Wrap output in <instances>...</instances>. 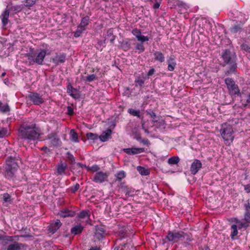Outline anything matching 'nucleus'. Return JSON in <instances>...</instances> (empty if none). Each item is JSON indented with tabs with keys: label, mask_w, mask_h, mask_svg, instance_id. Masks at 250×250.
Here are the masks:
<instances>
[{
	"label": "nucleus",
	"mask_w": 250,
	"mask_h": 250,
	"mask_svg": "<svg viewBox=\"0 0 250 250\" xmlns=\"http://www.w3.org/2000/svg\"><path fill=\"white\" fill-rule=\"evenodd\" d=\"M20 136L24 140L35 141L42 134L41 129L35 124L24 123L19 129Z\"/></svg>",
	"instance_id": "1"
},
{
	"label": "nucleus",
	"mask_w": 250,
	"mask_h": 250,
	"mask_svg": "<svg viewBox=\"0 0 250 250\" xmlns=\"http://www.w3.org/2000/svg\"><path fill=\"white\" fill-rule=\"evenodd\" d=\"M49 54V53H47V48H40L35 50L33 48H31L26 56L30 64L36 63L38 65H42L45 56Z\"/></svg>",
	"instance_id": "2"
},
{
	"label": "nucleus",
	"mask_w": 250,
	"mask_h": 250,
	"mask_svg": "<svg viewBox=\"0 0 250 250\" xmlns=\"http://www.w3.org/2000/svg\"><path fill=\"white\" fill-rule=\"evenodd\" d=\"M18 161L17 159L11 157H9L6 160L4 172L6 178L10 179L15 176L19 167Z\"/></svg>",
	"instance_id": "3"
},
{
	"label": "nucleus",
	"mask_w": 250,
	"mask_h": 250,
	"mask_svg": "<svg viewBox=\"0 0 250 250\" xmlns=\"http://www.w3.org/2000/svg\"><path fill=\"white\" fill-rule=\"evenodd\" d=\"M220 132L226 144L229 145L230 143H232L234 137L233 136V131L230 125L228 124L222 125Z\"/></svg>",
	"instance_id": "4"
},
{
	"label": "nucleus",
	"mask_w": 250,
	"mask_h": 250,
	"mask_svg": "<svg viewBox=\"0 0 250 250\" xmlns=\"http://www.w3.org/2000/svg\"><path fill=\"white\" fill-rule=\"evenodd\" d=\"M185 238V234L181 232L169 231L166 238L169 241L177 242L179 241H183Z\"/></svg>",
	"instance_id": "5"
},
{
	"label": "nucleus",
	"mask_w": 250,
	"mask_h": 250,
	"mask_svg": "<svg viewBox=\"0 0 250 250\" xmlns=\"http://www.w3.org/2000/svg\"><path fill=\"white\" fill-rule=\"evenodd\" d=\"M108 176V173L100 171L95 174L93 180L96 183H101L107 181Z\"/></svg>",
	"instance_id": "6"
},
{
	"label": "nucleus",
	"mask_w": 250,
	"mask_h": 250,
	"mask_svg": "<svg viewBox=\"0 0 250 250\" xmlns=\"http://www.w3.org/2000/svg\"><path fill=\"white\" fill-rule=\"evenodd\" d=\"M29 99L36 105H40L44 102L42 96L35 92H31L28 96Z\"/></svg>",
	"instance_id": "7"
},
{
	"label": "nucleus",
	"mask_w": 250,
	"mask_h": 250,
	"mask_svg": "<svg viewBox=\"0 0 250 250\" xmlns=\"http://www.w3.org/2000/svg\"><path fill=\"white\" fill-rule=\"evenodd\" d=\"M202 164L199 160H195L191 164L190 170L192 174H196L201 168Z\"/></svg>",
	"instance_id": "8"
},
{
	"label": "nucleus",
	"mask_w": 250,
	"mask_h": 250,
	"mask_svg": "<svg viewBox=\"0 0 250 250\" xmlns=\"http://www.w3.org/2000/svg\"><path fill=\"white\" fill-rule=\"evenodd\" d=\"M65 60L66 55L63 53L56 54V56L51 59V61L55 65L64 62Z\"/></svg>",
	"instance_id": "9"
},
{
	"label": "nucleus",
	"mask_w": 250,
	"mask_h": 250,
	"mask_svg": "<svg viewBox=\"0 0 250 250\" xmlns=\"http://www.w3.org/2000/svg\"><path fill=\"white\" fill-rule=\"evenodd\" d=\"M123 150L128 155H135L143 152L145 151L144 148H124Z\"/></svg>",
	"instance_id": "10"
},
{
	"label": "nucleus",
	"mask_w": 250,
	"mask_h": 250,
	"mask_svg": "<svg viewBox=\"0 0 250 250\" xmlns=\"http://www.w3.org/2000/svg\"><path fill=\"white\" fill-rule=\"evenodd\" d=\"M62 223L59 220L52 222L48 226V230L52 234L54 233L61 226Z\"/></svg>",
	"instance_id": "11"
},
{
	"label": "nucleus",
	"mask_w": 250,
	"mask_h": 250,
	"mask_svg": "<svg viewBox=\"0 0 250 250\" xmlns=\"http://www.w3.org/2000/svg\"><path fill=\"white\" fill-rule=\"evenodd\" d=\"M245 208V220L247 222H250V204L248 201H246L244 205Z\"/></svg>",
	"instance_id": "12"
},
{
	"label": "nucleus",
	"mask_w": 250,
	"mask_h": 250,
	"mask_svg": "<svg viewBox=\"0 0 250 250\" xmlns=\"http://www.w3.org/2000/svg\"><path fill=\"white\" fill-rule=\"evenodd\" d=\"M67 93L73 98L77 99L79 97L78 90L74 88L71 85H68L67 86Z\"/></svg>",
	"instance_id": "13"
},
{
	"label": "nucleus",
	"mask_w": 250,
	"mask_h": 250,
	"mask_svg": "<svg viewBox=\"0 0 250 250\" xmlns=\"http://www.w3.org/2000/svg\"><path fill=\"white\" fill-rule=\"evenodd\" d=\"M168 65L167 69L169 71H173L176 65L175 59L170 56L167 61Z\"/></svg>",
	"instance_id": "14"
},
{
	"label": "nucleus",
	"mask_w": 250,
	"mask_h": 250,
	"mask_svg": "<svg viewBox=\"0 0 250 250\" xmlns=\"http://www.w3.org/2000/svg\"><path fill=\"white\" fill-rule=\"evenodd\" d=\"M249 223L250 222H247L246 221L245 223H243L235 218V236L237 235V231L236 230L237 228H238L239 229L242 228L246 229L248 227V223Z\"/></svg>",
	"instance_id": "15"
},
{
	"label": "nucleus",
	"mask_w": 250,
	"mask_h": 250,
	"mask_svg": "<svg viewBox=\"0 0 250 250\" xmlns=\"http://www.w3.org/2000/svg\"><path fill=\"white\" fill-rule=\"evenodd\" d=\"M105 235V231L102 227H98L96 229L95 237L99 240L102 239Z\"/></svg>",
	"instance_id": "16"
},
{
	"label": "nucleus",
	"mask_w": 250,
	"mask_h": 250,
	"mask_svg": "<svg viewBox=\"0 0 250 250\" xmlns=\"http://www.w3.org/2000/svg\"><path fill=\"white\" fill-rule=\"evenodd\" d=\"M225 83L230 92L233 93L234 90V83L231 78H228L225 80Z\"/></svg>",
	"instance_id": "17"
},
{
	"label": "nucleus",
	"mask_w": 250,
	"mask_h": 250,
	"mask_svg": "<svg viewBox=\"0 0 250 250\" xmlns=\"http://www.w3.org/2000/svg\"><path fill=\"white\" fill-rule=\"evenodd\" d=\"M111 134V129H107L105 131L103 132L99 137L100 140L102 142H105L107 140Z\"/></svg>",
	"instance_id": "18"
},
{
	"label": "nucleus",
	"mask_w": 250,
	"mask_h": 250,
	"mask_svg": "<svg viewBox=\"0 0 250 250\" xmlns=\"http://www.w3.org/2000/svg\"><path fill=\"white\" fill-rule=\"evenodd\" d=\"M89 17L87 16L83 17L80 23V24L78 26H79V29H83L84 30L85 29V27L88 24L89 21Z\"/></svg>",
	"instance_id": "19"
},
{
	"label": "nucleus",
	"mask_w": 250,
	"mask_h": 250,
	"mask_svg": "<svg viewBox=\"0 0 250 250\" xmlns=\"http://www.w3.org/2000/svg\"><path fill=\"white\" fill-rule=\"evenodd\" d=\"M154 59L155 61L163 62L165 61V57L163 54L160 51H155L154 53Z\"/></svg>",
	"instance_id": "20"
},
{
	"label": "nucleus",
	"mask_w": 250,
	"mask_h": 250,
	"mask_svg": "<svg viewBox=\"0 0 250 250\" xmlns=\"http://www.w3.org/2000/svg\"><path fill=\"white\" fill-rule=\"evenodd\" d=\"M83 229V227L81 224H78L71 228V232L72 234L77 235L81 233Z\"/></svg>",
	"instance_id": "21"
},
{
	"label": "nucleus",
	"mask_w": 250,
	"mask_h": 250,
	"mask_svg": "<svg viewBox=\"0 0 250 250\" xmlns=\"http://www.w3.org/2000/svg\"><path fill=\"white\" fill-rule=\"evenodd\" d=\"M9 15L8 10H5L1 15V21L3 26L6 25L8 23V19Z\"/></svg>",
	"instance_id": "22"
},
{
	"label": "nucleus",
	"mask_w": 250,
	"mask_h": 250,
	"mask_svg": "<svg viewBox=\"0 0 250 250\" xmlns=\"http://www.w3.org/2000/svg\"><path fill=\"white\" fill-rule=\"evenodd\" d=\"M58 214L62 217H66L68 216H73L74 212L69 210H63L61 211Z\"/></svg>",
	"instance_id": "23"
},
{
	"label": "nucleus",
	"mask_w": 250,
	"mask_h": 250,
	"mask_svg": "<svg viewBox=\"0 0 250 250\" xmlns=\"http://www.w3.org/2000/svg\"><path fill=\"white\" fill-rule=\"evenodd\" d=\"M21 244L14 242L8 246L7 250H20L21 249Z\"/></svg>",
	"instance_id": "24"
},
{
	"label": "nucleus",
	"mask_w": 250,
	"mask_h": 250,
	"mask_svg": "<svg viewBox=\"0 0 250 250\" xmlns=\"http://www.w3.org/2000/svg\"><path fill=\"white\" fill-rule=\"evenodd\" d=\"M90 216V212L88 210H83L78 215V217L80 219H88Z\"/></svg>",
	"instance_id": "25"
},
{
	"label": "nucleus",
	"mask_w": 250,
	"mask_h": 250,
	"mask_svg": "<svg viewBox=\"0 0 250 250\" xmlns=\"http://www.w3.org/2000/svg\"><path fill=\"white\" fill-rule=\"evenodd\" d=\"M67 167V165L65 164H59L57 167V172L59 174H62L64 173L65 170Z\"/></svg>",
	"instance_id": "26"
},
{
	"label": "nucleus",
	"mask_w": 250,
	"mask_h": 250,
	"mask_svg": "<svg viewBox=\"0 0 250 250\" xmlns=\"http://www.w3.org/2000/svg\"><path fill=\"white\" fill-rule=\"evenodd\" d=\"M222 58L226 63H229L230 60V52L229 51L226 50L222 55Z\"/></svg>",
	"instance_id": "27"
},
{
	"label": "nucleus",
	"mask_w": 250,
	"mask_h": 250,
	"mask_svg": "<svg viewBox=\"0 0 250 250\" xmlns=\"http://www.w3.org/2000/svg\"><path fill=\"white\" fill-rule=\"evenodd\" d=\"M70 139L75 143H78L79 142L78 135L74 130H71L70 132Z\"/></svg>",
	"instance_id": "28"
},
{
	"label": "nucleus",
	"mask_w": 250,
	"mask_h": 250,
	"mask_svg": "<svg viewBox=\"0 0 250 250\" xmlns=\"http://www.w3.org/2000/svg\"><path fill=\"white\" fill-rule=\"evenodd\" d=\"M179 161L180 159L178 156H173L168 159V163L170 165H173L178 164Z\"/></svg>",
	"instance_id": "29"
},
{
	"label": "nucleus",
	"mask_w": 250,
	"mask_h": 250,
	"mask_svg": "<svg viewBox=\"0 0 250 250\" xmlns=\"http://www.w3.org/2000/svg\"><path fill=\"white\" fill-rule=\"evenodd\" d=\"M125 173L124 171L121 170L119 171L116 173L115 176L116 177L117 179L119 181H121L123 179H124L125 177Z\"/></svg>",
	"instance_id": "30"
},
{
	"label": "nucleus",
	"mask_w": 250,
	"mask_h": 250,
	"mask_svg": "<svg viewBox=\"0 0 250 250\" xmlns=\"http://www.w3.org/2000/svg\"><path fill=\"white\" fill-rule=\"evenodd\" d=\"M10 108L7 104H3L0 102V111L2 113L9 111Z\"/></svg>",
	"instance_id": "31"
},
{
	"label": "nucleus",
	"mask_w": 250,
	"mask_h": 250,
	"mask_svg": "<svg viewBox=\"0 0 250 250\" xmlns=\"http://www.w3.org/2000/svg\"><path fill=\"white\" fill-rule=\"evenodd\" d=\"M137 170L142 175H147L149 174V172L147 169L141 166H138L137 167Z\"/></svg>",
	"instance_id": "32"
},
{
	"label": "nucleus",
	"mask_w": 250,
	"mask_h": 250,
	"mask_svg": "<svg viewBox=\"0 0 250 250\" xmlns=\"http://www.w3.org/2000/svg\"><path fill=\"white\" fill-rule=\"evenodd\" d=\"M128 112L134 116H136L138 117H140V111L139 110H135L132 108H129L128 109Z\"/></svg>",
	"instance_id": "33"
},
{
	"label": "nucleus",
	"mask_w": 250,
	"mask_h": 250,
	"mask_svg": "<svg viewBox=\"0 0 250 250\" xmlns=\"http://www.w3.org/2000/svg\"><path fill=\"white\" fill-rule=\"evenodd\" d=\"M86 137L88 140H95L98 139V136L96 134L89 132L86 134Z\"/></svg>",
	"instance_id": "34"
},
{
	"label": "nucleus",
	"mask_w": 250,
	"mask_h": 250,
	"mask_svg": "<svg viewBox=\"0 0 250 250\" xmlns=\"http://www.w3.org/2000/svg\"><path fill=\"white\" fill-rule=\"evenodd\" d=\"M97 78V76L95 74L88 75L85 77V81L88 82H91Z\"/></svg>",
	"instance_id": "35"
},
{
	"label": "nucleus",
	"mask_w": 250,
	"mask_h": 250,
	"mask_svg": "<svg viewBox=\"0 0 250 250\" xmlns=\"http://www.w3.org/2000/svg\"><path fill=\"white\" fill-rule=\"evenodd\" d=\"M135 48L139 51V53L143 52L145 49L144 45L140 43H136Z\"/></svg>",
	"instance_id": "36"
},
{
	"label": "nucleus",
	"mask_w": 250,
	"mask_h": 250,
	"mask_svg": "<svg viewBox=\"0 0 250 250\" xmlns=\"http://www.w3.org/2000/svg\"><path fill=\"white\" fill-rule=\"evenodd\" d=\"M132 33L134 36L136 37L137 40L139 38V37L142 35L141 31L137 28L134 29L132 31Z\"/></svg>",
	"instance_id": "37"
},
{
	"label": "nucleus",
	"mask_w": 250,
	"mask_h": 250,
	"mask_svg": "<svg viewBox=\"0 0 250 250\" xmlns=\"http://www.w3.org/2000/svg\"><path fill=\"white\" fill-rule=\"evenodd\" d=\"M17 237V236H11L8 235L3 236V241H8V242H13L15 240V238Z\"/></svg>",
	"instance_id": "38"
},
{
	"label": "nucleus",
	"mask_w": 250,
	"mask_h": 250,
	"mask_svg": "<svg viewBox=\"0 0 250 250\" xmlns=\"http://www.w3.org/2000/svg\"><path fill=\"white\" fill-rule=\"evenodd\" d=\"M135 83L136 86H142L144 83V81L142 79L138 78V79L135 80Z\"/></svg>",
	"instance_id": "39"
},
{
	"label": "nucleus",
	"mask_w": 250,
	"mask_h": 250,
	"mask_svg": "<svg viewBox=\"0 0 250 250\" xmlns=\"http://www.w3.org/2000/svg\"><path fill=\"white\" fill-rule=\"evenodd\" d=\"M36 0H25V5L26 7L33 6L36 3Z\"/></svg>",
	"instance_id": "40"
},
{
	"label": "nucleus",
	"mask_w": 250,
	"mask_h": 250,
	"mask_svg": "<svg viewBox=\"0 0 250 250\" xmlns=\"http://www.w3.org/2000/svg\"><path fill=\"white\" fill-rule=\"evenodd\" d=\"M86 168L88 170H91L93 172L97 171L100 169L99 166L96 165H93L91 167H86Z\"/></svg>",
	"instance_id": "41"
},
{
	"label": "nucleus",
	"mask_w": 250,
	"mask_h": 250,
	"mask_svg": "<svg viewBox=\"0 0 250 250\" xmlns=\"http://www.w3.org/2000/svg\"><path fill=\"white\" fill-rule=\"evenodd\" d=\"M138 41H140L142 42L148 41L149 40V38L146 37L143 35L142 34L139 37V38L137 40Z\"/></svg>",
	"instance_id": "42"
},
{
	"label": "nucleus",
	"mask_w": 250,
	"mask_h": 250,
	"mask_svg": "<svg viewBox=\"0 0 250 250\" xmlns=\"http://www.w3.org/2000/svg\"><path fill=\"white\" fill-rule=\"evenodd\" d=\"M84 31V30L82 28L81 29H79V26H78L77 29L76 31L75 32L74 36L75 37H78L80 36L81 33Z\"/></svg>",
	"instance_id": "43"
},
{
	"label": "nucleus",
	"mask_w": 250,
	"mask_h": 250,
	"mask_svg": "<svg viewBox=\"0 0 250 250\" xmlns=\"http://www.w3.org/2000/svg\"><path fill=\"white\" fill-rule=\"evenodd\" d=\"M7 132L6 128H2L0 130V138L3 137Z\"/></svg>",
	"instance_id": "44"
},
{
	"label": "nucleus",
	"mask_w": 250,
	"mask_h": 250,
	"mask_svg": "<svg viewBox=\"0 0 250 250\" xmlns=\"http://www.w3.org/2000/svg\"><path fill=\"white\" fill-rule=\"evenodd\" d=\"M3 200L5 202H8L10 201V196L8 193H4L3 195Z\"/></svg>",
	"instance_id": "45"
},
{
	"label": "nucleus",
	"mask_w": 250,
	"mask_h": 250,
	"mask_svg": "<svg viewBox=\"0 0 250 250\" xmlns=\"http://www.w3.org/2000/svg\"><path fill=\"white\" fill-rule=\"evenodd\" d=\"M80 186L78 184H76L72 188L71 190L73 192H75L79 188Z\"/></svg>",
	"instance_id": "46"
},
{
	"label": "nucleus",
	"mask_w": 250,
	"mask_h": 250,
	"mask_svg": "<svg viewBox=\"0 0 250 250\" xmlns=\"http://www.w3.org/2000/svg\"><path fill=\"white\" fill-rule=\"evenodd\" d=\"M244 189L247 193L250 192V184H248L244 187Z\"/></svg>",
	"instance_id": "47"
},
{
	"label": "nucleus",
	"mask_w": 250,
	"mask_h": 250,
	"mask_svg": "<svg viewBox=\"0 0 250 250\" xmlns=\"http://www.w3.org/2000/svg\"><path fill=\"white\" fill-rule=\"evenodd\" d=\"M231 229H233V231L231 233V237L232 239L234 238V224H233L231 226Z\"/></svg>",
	"instance_id": "48"
},
{
	"label": "nucleus",
	"mask_w": 250,
	"mask_h": 250,
	"mask_svg": "<svg viewBox=\"0 0 250 250\" xmlns=\"http://www.w3.org/2000/svg\"><path fill=\"white\" fill-rule=\"evenodd\" d=\"M154 72H155V69L154 68H151L148 72L147 76H150L152 75L154 73Z\"/></svg>",
	"instance_id": "49"
},
{
	"label": "nucleus",
	"mask_w": 250,
	"mask_h": 250,
	"mask_svg": "<svg viewBox=\"0 0 250 250\" xmlns=\"http://www.w3.org/2000/svg\"><path fill=\"white\" fill-rule=\"evenodd\" d=\"M67 111H68V114L69 115H72L73 113V110L72 108L70 106H68Z\"/></svg>",
	"instance_id": "50"
},
{
	"label": "nucleus",
	"mask_w": 250,
	"mask_h": 250,
	"mask_svg": "<svg viewBox=\"0 0 250 250\" xmlns=\"http://www.w3.org/2000/svg\"><path fill=\"white\" fill-rule=\"evenodd\" d=\"M58 141H59L58 138H56L55 136H54L53 139H52V141H53V142H52V144H53V145H56Z\"/></svg>",
	"instance_id": "51"
},
{
	"label": "nucleus",
	"mask_w": 250,
	"mask_h": 250,
	"mask_svg": "<svg viewBox=\"0 0 250 250\" xmlns=\"http://www.w3.org/2000/svg\"><path fill=\"white\" fill-rule=\"evenodd\" d=\"M159 6H160V4L158 2H156L153 5V8L154 9H157L159 7Z\"/></svg>",
	"instance_id": "52"
},
{
	"label": "nucleus",
	"mask_w": 250,
	"mask_h": 250,
	"mask_svg": "<svg viewBox=\"0 0 250 250\" xmlns=\"http://www.w3.org/2000/svg\"><path fill=\"white\" fill-rule=\"evenodd\" d=\"M89 250H100V248L96 247H92V248H91Z\"/></svg>",
	"instance_id": "53"
},
{
	"label": "nucleus",
	"mask_w": 250,
	"mask_h": 250,
	"mask_svg": "<svg viewBox=\"0 0 250 250\" xmlns=\"http://www.w3.org/2000/svg\"><path fill=\"white\" fill-rule=\"evenodd\" d=\"M4 83L6 84H8V83H9V82L8 79H5L4 80Z\"/></svg>",
	"instance_id": "54"
},
{
	"label": "nucleus",
	"mask_w": 250,
	"mask_h": 250,
	"mask_svg": "<svg viewBox=\"0 0 250 250\" xmlns=\"http://www.w3.org/2000/svg\"><path fill=\"white\" fill-rule=\"evenodd\" d=\"M142 126L143 128L145 130V131L146 132V129H145V127H144V123H143V122H142Z\"/></svg>",
	"instance_id": "55"
},
{
	"label": "nucleus",
	"mask_w": 250,
	"mask_h": 250,
	"mask_svg": "<svg viewBox=\"0 0 250 250\" xmlns=\"http://www.w3.org/2000/svg\"><path fill=\"white\" fill-rule=\"evenodd\" d=\"M5 75H6L5 72H3V73L1 74V76H0V77H4V76H5Z\"/></svg>",
	"instance_id": "56"
},
{
	"label": "nucleus",
	"mask_w": 250,
	"mask_h": 250,
	"mask_svg": "<svg viewBox=\"0 0 250 250\" xmlns=\"http://www.w3.org/2000/svg\"><path fill=\"white\" fill-rule=\"evenodd\" d=\"M248 102L250 103V94L249 95L248 99H247Z\"/></svg>",
	"instance_id": "57"
},
{
	"label": "nucleus",
	"mask_w": 250,
	"mask_h": 250,
	"mask_svg": "<svg viewBox=\"0 0 250 250\" xmlns=\"http://www.w3.org/2000/svg\"><path fill=\"white\" fill-rule=\"evenodd\" d=\"M3 236H0V240L3 241Z\"/></svg>",
	"instance_id": "58"
},
{
	"label": "nucleus",
	"mask_w": 250,
	"mask_h": 250,
	"mask_svg": "<svg viewBox=\"0 0 250 250\" xmlns=\"http://www.w3.org/2000/svg\"><path fill=\"white\" fill-rule=\"evenodd\" d=\"M47 147H43L42 149H47Z\"/></svg>",
	"instance_id": "59"
},
{
	"label": "nucleus",
	"mask_w": 250,
	"mask_h": 250,
	"mask_svg": "<svg viewBox=\"0 0 250 250\" xmlns=\"http://www.w3.org/2000/svg\"><path fill=\"white\" fill-rule=\"evenodd\" d=\"M114 40V38L111 39V41L112 42Z\"/></svg>",
	"instance_id": "60"
},
{
	"label": "nucleus",
	"mask_w": 250,
	"mask_h": 250,
	"mask_svg": "<svg viewBox=\"0 0 250 250\" xmlns=\"http://www.w3.org/2000/svg\"><path fill=\"white\" fill-rule=\"evenodd\" d=\"M236 88H237V87L235 86V90H236ZM236 94V90H235V94Z\"/></svg>",
	"instance_id": "61"
},
{
	"label": "nucleus",
	"mask_w": 250,
	"mask_h": 250,
	"mask_svg": "<svg viewBox=\"0 0 250 250\" xmlns=\"http://www.w3.org/2000/svg\"><path fill=\"white\" fill-rule=\"evenodd\" d=\"M244 176H245V178H244L246 179V177L245 175Z\"/></svg>",
	"instance_id": "62"
}]
</instances>
